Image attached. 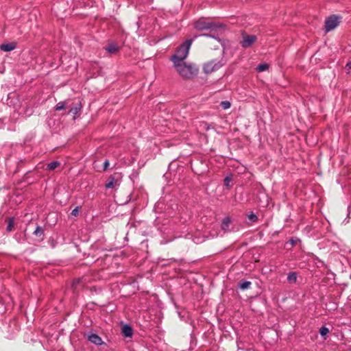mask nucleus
<instances>
[{
	"instance_id": "obj_4",
	"label": "nucleus",
	"mask_w": 351,
	"mask_h": 351,
	"mask_svg": "<svg viewBox=\"0 0 351 351\" xmlns=\"http://www.w3.org/2000/svg\"><path fill=\"white\" fill-rule=\"evenodd\" d=\"M222 25L221 24H217L213 22L209 21L205 19H200L198 21H195L194 23V27L196 29L199 31L206 30V29H217L219 27H221Z\"/></svg>"
},
{
	"instance_id": "obj_8",
	"label": "nucleus",
	"mask_w": 351,
	"mask_h": 351,
	"mask_svg": "<svg viewBox=\"0 0 351 351\" xmlns=\"http://www.w3.org/2000/svg\"><path fill=\"white\" fill-rule=\"evenodd\" d=\"M88 339L95 345H101L103 343L101 338L96 334L88 335Z\"/></svg>"
},
{
	"instance_id": "obj_2",
	"label": "nucleus",
	"mask_w": 351,
	"mask_h": 351,
	"mask_svg": "<svg viewBox=\"0 0 351 351\" xmlns=\"http://www.w3.org/2000/svg\"><path fill=\"white\" fill-rule=\"evenodd\" d=\"M177 73L183 79L190 80L195 77L198 73V68L192 63L184 62L173 64Z\"/></svg>"
},
{
	"instance_id": "obj_19",
	"label": "nucleus",
	"mask_w": 351,
	"mask_h": 351,
	"mask_svg": "<svg viewBox=\"0 0 351 351\" xmlns=\"http://www.w3.org/2000/svg\"><path fill=\"white\" fill-rule=\"evenodd\" d=\"M221 106L223 109L226 110L230 107V103L228 101H223L221 102Z\"/></svg>"
},
{
	"instance_id": "obj_28",
	"label": "nucleus",
	"mask_w": 351,
	"mask_h": 351,
	"mask_svg": "<svg viewBox=\"0 0 351 351\" xmlns=\"http://www.w3.org/2000/svg\"><path fill=\"white\" fill-rule=\"evenodd\" d=\"M73 113H77V108H75V110L71 109L70 112H73Z\"/></svg>"
},
{
	"instance_id": "obj_5",
	"label": "nucleus",
	"mask_w": 351,
	"mask_h": 351,
	"mask_svg": "<svg viewBox=\"0 0 351 351\" xmlns=\"http://www.w3.org/2000/svg\"><path fill=\"white\" fill-rule=\"evenodd\" d=\"M340 22V18L336 15H332L327 18L325 22L326 32H330L336 28Z\"/></svg>"
},
{
	"instance_id": "obj_7",
	"label": "nucleus",
	"mask_w": 351,
	"mask_h": 351,
	"mask_svg": "<svg viewBox=\"0 0 351 351\" xmlns=\"http://www.w3.org/2000/svg\"><path fill=\"white\" fill-rule=\"evenodd\" d=\"M119 185V181L113 176H110L108 182L105 184V187L108 189H114Z\"/></svg>"
},
{
	"instance_id": "obj_6",
	"label": "nucleus",
	"mask_w": 351,
	"mask_h": 351,
	"mask_svg": "<svg viewBox=\"0 0 351 351\" xmlns=\"http://www.w3.org/2000/svg\"><path fill=\"white\" fill-rule=\"evenodd\" d=\"M257 40V38L254 35H248L243 34V40L241 41V45L244 48L250 47Z\"/></svg>"
},
{
	"instance_id": "obj_16",
	"label": "nucleus",
	"mask_w": 351,
	"mask_h": 351,
	"mask_svg": "<svg viewBox=\"0 0 351 351\" xmlns=\"http://www.w3.org/2000/svg\"><path fill=\"white\" fill-rule=\"evenodd\" d=\"M269 69V65L267 64H261L257 66V71L258 72H262L267 70Z\"/></svg>"
},
{
	"instance_id": "obj_25",
	"label": "nucleus",
	"mask_w": 351,
	"mask_h": 351,
	"mask_svg": "<svg viewBox=\"0 0 351 351\" xmlns=\"http://www.w3.org/2000/svg\"><path fill=\"white\" fill-rule=\"evenodd\" d=\"M345 69H346V72H348V73L350 71V70L351 69V62L347 63V64L345 67Z\"/></svg>"
},
{
	"instance_id": "obj_9",
	"label": "nucleus",
	"mask_w": 351,
	"mask_h": 351,
	"mask_svg": "<svg viewBox=\"0 0 351 351\" xmlns=\"http://www.w3.org/2000/svg\"><path fill=\"white\" fill-rule=\"evenodd\" d=\"M16 47L15 43H10L6 44H2L0 45V49L3 51H10L14 50Z\"/></svg>"
},
{
	"instance_id": "obj_21",
	"label": "nucleus",
	"mask_w": 351,
	"mask_h": 351,
	"mask_svg": "<svg viewBox=\"0 0 351 351\" xmlns=\"http://www.w3.org/2000/svg\"><path fill=\"white\" fill-rule=\"evenodd\" d=\"M65 107L64 102H59L56 106V110H63Z\"/></svg>"
},
{
	"instance_id": "obj_3",
	"label": "nucleus",
	"mask_w": 351,
	"mask_h": 351,
	"mask_svg": "<svg viewBox=\"0 0 351 351\" xmlns=\"http://www.w3.org/2000/svg\"><path fill=\"white\" fill-rule=\"evenodd\" d=\"M192 40H187L180 45L176 53L171 57V60L173 62V64L185 62L184 59L188 56Z\"/></svg>"
},
{
	"instance_id": "obj_15",
	"label": "nucleus",
	"mask_w": 351,
	"mask_h": 351,
	"mask_svg": "<svg viewBox=\"0 0 351 351\" xmlns=\"http://www.w3.org/2000/svg\"><path fill=\"white\" fill-rule=\"evenodd\" d=\"M60 165V162L57 161H53L47 165V169L52 171L54 170L57 167Z\"/></svg>"
},
{
	"instance_id": "obj_27",
	"label": "nucleus",
	"mask_w": 351,
	"mask_h": 351,
	"mask_svg": "<svg viewBox=\"0 0 351 351\" xmlns=\"http://www.w3.org/2000/svg\"><path fill=\"white\" fill-rule=\"evenodd\" d=\"M80 282V279H76L73 281V287H75L77 284Z\"/></svg>"
},
{
	"instance_id": "obj_22",
	"label": "nucleus",
	"mask_w": 351,
	"mask_h": 351,
	"mask_svg": "<svg viewBox=\"0 0 351 351\" xmlns=\"http://www.w3.org/2000/svg\"><path fill=\"white\" fill-rule=\"evenodd\" d=\"M80 210V207L77 206L76 208H75L72 210V212H71V215L75 216V217L77 216V215H78V214H79Z\"/></svg>"
},
{
	"instance_id": "obj_20",
	"label": "nucleus",
	"mask_w": 351,
	"mask_h": 351,
	"mask_svg": "<svg viewBox=\"0 0 351 351\" xmlns=\"http://www.w3.org/2000/svg\"><path fill=\"white\" fill-rule=\"evenodd\" d=\"M248 219L251 221L254 222V221H257L258 217H257V216L255 214L252 213L248 215Z\"/></svg>"
},
{
	"instance_id": "obj_10",
	"label": "nucleus",
	"mask_w": 351,
	"mask_h": 351,
	"mask_svg": "<svg viewBox=\"0 0 351 351\" xmlns=\"http://www.w3.org/2000/svg\"><path fill=\"white\" fill-rule=\"evenodd\" d=\"M122 334L125 337H131L133 334L132 328L129 325H124L121 328Z\"/></svg>"
},
{
	"instance_id": "obj_14",
	"label": "nucleus",
	"mask_w": 351,
	"mask_h": 351,
	"mask_svg": "<svg viewBox=\"0 0 351 351\" xmlns=\"http://www.w3.org/2000/svg\"><path fill=\"white\" fill-rule=\"evenodd\" d=\"M34 234H35L36 236H37V237H40L41 239H43V234H44V230L41 227L37 226V228H36V230L34 232Z\"/></svg>"
},
{
	"instance_id": "obj_23",
	"label": "nucleus",
	"mask_w": 351,
	"mask_h": 351,
	"mask_svg": "<svg viewBox=\"0 0 351 351\" xmlns=\"http://www.w3.org/2000/svg\"><path fill=\"white\" fill-rule=\"evenodd\" d=\"M13 226H14L13 221L12 219H10L9 223L7 226L8 231H11L12 230Z\"/></svg>"
},
{
	"instance_id": "obj_17",
	"label": "nucleus",
	"mask_w": 351,
	"mask_h": 351,
	"mask_svg": "<svg viewBox=\"0 0 351 351\" xmlns=\"http://www.w3.org/2000/svg\"><path fill=\"white\" fill-rule=\"evenodd\" d=\"M251 285V282H249V281H244V282H242L240 283L239 285V287L241 289H248Z\"/></svg>"
},
{
	"instance_id": "obj_11",
	"label": "nucleus",
	"mask_w": 351,
	"mask_h": 351,
	"mask_svg": "<svg viewBox=\"0 0 351 351\" xmlns=\"http://www.w3.org/2000/svg\"><path fill=\"white\" fill-rule=\"evenodd\" d=\"M106 50L110 53H114L119 51V47L114 43H110L106 47Z\"/></svg>"
},
{
	"instance_id": "obj_18",
	"label": "nucleus",
	"mask_w": 351,
	"mask_h": 351,
	"mask_svg": "<svg viewBox=\"0 0 351 351\" xmlns=\"http://www.w3.org/2000/svg\"><path fill=\"white\" fill-rule=\"evenodd\" d=\"M320 335L324 337L329 332V329L325 326H322L319 330Z\"/></svg>"
},
{
	"instance_id": "obj_26",
	"label": "nucleus",
	"mask_w": 351,
	"mask_h": 351,
	"mask_svg": "<svg viewBox=\"0 0 351 351\" xmlns=\"http://www.w3.org/2000/svg\"><path fill=\"white\" fill-rule=\"evenodd\" d=\"M108 166H109V162H108V160H106L104 163V169L106 170Z\"/></svg>"
},
{
	"instance_id": "obj_24",
	"label": "nucleus",
	"mask_w": 351,
	"mask_h": 351,
	"mask_svg": "<svg viewBox=\"0 0 351 351\" xmlns=\"http://www.w3.org/2000/svg\"><path fill=\"white\" fill-rule=\"evenodd\" d=\"M230 181H231V178H229V177H226V178L224 179V184H225L226 186H229Z\"/></svg>"
},
{
	"instance_id": "obj_13",
	"label": "nucleus",
	"mask_w": 351,
	"mask_h": 351,
	"mask_svg": "<svg viewBox=\"0 0 351 351\" xmlns=\"http://www.w3.org/2000/svg\"><path fill=\"white\" fill-rule=\"evenodd\" d=\"M287 280L289 283H295L297 280V275L295 272H291L288 274Z\"/></svg>"
},
{
	"instance_id": "obj_1",
	"label": "nucleus",
	"mask_w": 351,
	"mask_h": 351,
	"mask_svg": "<svg viewBox=\"0 0 351 351\" xmlns=\"http://www.w3.org/2000/svg\"><path fill=\"white\" fill-rule=\"evenodd\" d=\"M216 53L212 56L213 58L204 64L203 70L206 74L215 72L225 64L226 60L223 58V50H219Z\"/></svg>"
},
{
	"instance_id": "obj_12",
	"label": "nucleus",
	"mask_w": 351,
	"mask_h": 351,
	"mask_svg": "<svg viewBox=\"0 0 351 351\" xmlns=\"http://www.w3.org/2000/svg\"><path fill=\"white\" fill-rule=\"evenodd\" d=\"M230 222H231V221H230V219L229 217L224 218L223 219V221H222V223H221V228L224 231L228 230Z\"/></svg>"
}]
</instances>
